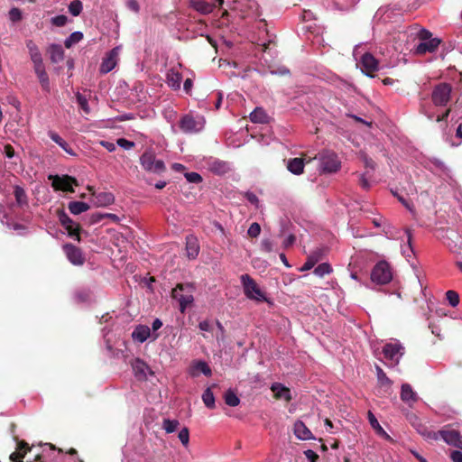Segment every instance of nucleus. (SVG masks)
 Here are the masks:
<instances>
[{"label":"nucleus","mask_w":462,"mask_h":462,"mask_svg":"<svg viewBox=\"0 0 462 462\" xmlns=\"http://www.w3.org/2000/svg\"><path fill=\"white\" fill-rule=\"evenodd\" d=\"M186 251L190 259H195L199 255V245L196 236L190 235L186 237Z\"/></svg>","instance_id":"23"},{"label":"nucleus","mask_w":462,"mask_h":462,"mask_svg":"<svg viewBox=\"0 0 462 462\" xmlns=\"http://www.w3.org/2000/svg\"><path fill=\"white\" fill-rule=\"evenodd\" d=\"M118 146L125 150H130L134 147V143L125 138H119L116 141Z\"/></svg>","instance_id":"55"},{"label":"nucleus","mask_w":462,"mask_h":462,"mask_svg":"<svg viewBox=\"0 0 462 462\" xmlns=\"http://www.w3.org/2000/svg\"><path fill=\"white\" fill-rule=\"evenodd\" d=\"M450 457L453 462H462V452L459 450L452 451Z\"/></svg>","instance_id":"61"},{"label":"nucleus","mask_w":462,"mask_h":462,"mask_svg":"<svg viewBox=\"0 0 462 462\" xmlns=\"http://www.w3.org/2000/svg\"><path fill=\"white\" fill-rule=\"evenodd\" d=\"M261 233V226L258 223L254 222L251 224L247 230V234L251 237H257Z\"/></svg>","instance_id":"50"},{"label":"nucleus","mask_w":462,"mask_h":462,"mask_svg":"<svg viewBox=\"0 0 462 462\" xmlns=\"http://www.w3.org/2000/svg\"><path fill=\"white\" fill-rule=\"evenodd\" d=\"M224 399L226 403L231 407H236L240 403V399L236 394V393L231 389L227 390L225 393Z\"/></svg>","instance_id":"38"},{"label":"nucleus","mask_w":462,"mask_h":462,"mask_svg":"<svg viewBox=\"0 0 462 462\" xmlns=\"http://www.w3.org/2000/svg\"><path fill=\"white\" fill-rule=\"evenodd\" d=\"M273 242L270 239H263L261 242V248L263 251L266 253H271L273 251Z\"/></svg>","instance_id":"57"},{"label":"nucleus","mask_w":462,"mask_h":462,"mask_svg":"<svg viewBox=\"0 0 462 462\" xmlns=\"http://www.w3.org/2000/svg\"><path fill=\"white\" fill-rule=\"evenodd\" d=\"M441 41L439 38H433L432 40L429 41H422L419 44H417L414 48V54L416 55H423L426 53H433L435 52Z\"/></svg>","instance_id":"15"},{"label":"nucleus","mask_w":462,"mask_h":462,"mask_svg":"<svg viewBox=\"0 0 462 462\" xmlns=\"http://www.w3.org/2000/svg\"><path fill=\"white\" fill-rule=\"evenodd\" d=\"M324 250L321 248H318L310 253V254L308 256L307 261L304 263V264L300 267L301 272L309 271L312 269L315 264L319 262L323 257Z\"/></svg>","instance_id":"21"},{"label":"nucleus","mask_w":462,"mask_h":462,"mask_svg":"<svg viewBox=\"0 0 462 462\" xmlns=\"http://www.w3.org/2000/svg\"><path fill=\"white\" fill-rule=\"evenodd\" d=\"M162 327V322L160 319H155L152 323V329L155 333L158 329Z\"/></svg>","instance_id":"62"},{"label":"nucleus","mask_w":462,"mask_h":462,"mask_svg":"<svg viewBox=\"0 0 462 462\" xmlns=\"http://www.w3.org/2000/svg\"><path fill=\"white\" fill-rule=\"evenodd\" d=\"M140 164L144 171L154 174H161L166 170L163 161L157 159L152 149L146 150L140 156Z\"/></svg>","instance_id":"4"},{"label":"nucleus","mask_w":462,"mask_h":462,"mask_svg":"<svg viewBox=\"0 0 462 462\" xmlns=\"http://www.w3.org/2000/svg\"><path fill=\"white\" fill-rule=\"evenodd\" d=\"M250 120L253 123L264 124L268 121V116L263 108L256 107L250 113Z\"/></svg>","instance_id":"33"},{"label":"nucleus","mask_w":462,"mask_h":462,"mask_svg":"<svg viewBox=\"0 0 462 462\" xmlns=\"http://www.w3.org/2000/svg\"><path fill=\"white\" fill-rule=\"evenodd\" d=\"M179 439L180 440V442L183 444V446L187 447L188 444H189V430L187 428H183L180 432H179Z\"/></svg>","instance_id":"52"},{"label":"nucleus","mask_w":462,"mask_h":462,"mask_svg":"<svg viewBox=\"0 0 462 462\" xmlns=\"http://www.w3.org/2000/svg\"><path fill=\"white\" fill-rule=\"evenodd\" d=\"M76 97H77V101H78L79 106L81 107V109L86 114H89L90 108L88 106V103L87 98L83 95H81L80 93H78Z\"/></svg>","instance_id":"48"},{"label":"nucleus","mask_w":462,"mask_h":462,"mask_svg":"<svg viewBox=\"0 0 462 462\" xmlns=\"http://www.w3.org/2000/svg\"><path fill=\"white\" fill-rule=\"evenodd\" d=\"M32 448L28 447L25 441H20L17 446V450L10 455V459L14 462H20L21 458L24 457L27 451Z\"/></svg>","instance_id":"31"},{"label":"nucleus","mask_w":462,"mask_h":462,"mask_svg":"<svg viewBox=\"0 0 462 462\" xmlns=\"http://www.w3.org/2000/svg\"><path fill=\"white\" fill-rule=\"evenodd\" d=\"M159 335L157 333H151V329L148 326L139 325L137 326L132 333V337L134 340L143 343L148 338H152V340H156Z\"/></svg>","instance_id":"16"},{"label":"nucleus","mask_w":462,"mask_h":462,"mask_svg":"<svg viewBox=\"0 0 462 462\" xmlns=\"http://www.w3.org/2000/svg\"><path fill=\"white\" fill-rule=\"evenodd\" d=\"M63 251L68 260L74 265H82L84 263V256L81 250L71 245L66 244L63 245Z\"/></svg>","instance_id":"14"},{"label":"nucleus","mask_w":462,"mask_h":462,"mask_svg":"<svg viewBox=\"0 0 462 462\" xmlns=\"http://www.w3.org/2000/svg\"><path fill=\"white\" fill-rule=\"evenodd\" d=\"M59 219L70 237L79 241V226L64 211H59Z\"/></svg>","instance_id":"12"},{"label":"nucleus","mask_w":462,"mask_h":462,"mask_svg":"<svg viewBox=\"0 0 462 462\" xmlns=\"http://www.w3.org/2000/svg\"><path fill=\"white\" fill-rule=\"evenodd\" d=\"M68 208L73 215H79L88 211L90 207L88 203L82 201H71L68 205Z\"/></svg>","instance_id":"34"},{"label":"nucleus","mask_w":462,"mask_h":462,"mask_svg":"<svg viewBox=\"0 0 462 462\" xmlns=\"http://www.w3.org/2000/svg\"><path fill=\"white\" fill-rule=\"evenodd\" d=\"M50 59L53 63H59L64 59V51L59 44H51L49 48Z\"/></svg>","instance_id":"32"},{"label":"nucleus","mask_w":462,"mask_h":462,"mask_svg":"<svg viewBox=\"0 0 462 462\" xmlns=\"http://www.w3.org/2000/svg\"><path fill=\"white\" fill-rule=\"evenodd\" d=\"M316 159L319 162V170L324 173H333L340 169L341 162L337 155L331 151H323Z\"/></svg>","instance_id":"6"},{"label":"nucleus","mask_w":462,"mask_h":462,"mask_svg":"<svg viewBox=\"0 0 462 462\" xmlns=\"http://www.w3.org/2000/svg\"><path fill=\"white\" fill-rule=\"evenodd\" d=\"M377 380L382 385H391V380L387 377L383 370L379 366H375Z\"/></svg>","instance_id":"45"},{"label":"nucleus","mask_w":462,"mask_h":462,"mask_svg":"<svg viewBox=\"0 0 462 462\" xmlns=\"http://www.w3.org/2000/svg\"><path fill=\"white\" fill-rule=\"evenodd\" d=\"M51 23L55 26L61 27L64 26L68 22V17L66 15L60 14L51 18Z\"/></svg>","instance_id":"49"},{"label":"nucleus","mask_w":462,"mask_h":462,"mask_svg":"<svg viewBox=\"0 0 462 462\" xmlns=\"http://www.w3.org/2000/svg\"><path fill=\"white\" fill-rule=\"evenodd\" d=\"M120 50L119 46L113 48L103 59L100 65V71L102 73H108L116 67Z\"/></svg>","instance_id":"13"},{"label":"nucleus","mask_w":462,"mask_h":462,"mask_svg":"<svg viewBox=\"0 0 462 462\" xmlns=\"http://www.w3.org/2000/svg\"><path fill=\"white\" fill-rule=\"evenodd\" d=\"M406 234H407V245H405L402 249V254L407 258H411V255L413 254V249L411 247V231L409 229H406Z\"/></svg>","instance_id":"42"},{"label":"nucleus","mask_w":462,"mask_h":462,"mask_svg":"<svg viewBox=\"0 0 462 462\" xmlns=\"http://www.w3.org/2000/svg\"><path fill=\"white\" fill-rule=\"evenodd\" d=\"M393 279V273L389 263L385 261L378 262L372 270L371 280L376 284H387Z\"/></svg>","instance_id":"7"},{"label":"nucleus","mask_w":462,"mask_h":462,"mask_svg":"<svg viewBox=\"0 0 462 462\" xmlns=\"http://www.w3.org/2000/svg\"><path fill=\"white\" fill-rule=\"evenodd\" d=\"M368 420H369V423H370L371 427L376 431V433L379 436H381V437H383V438H384L386 439H390V436L382 428V426L378 422L376 417L373 414L372 411L368 412Z\"/></svg>","instance_id":"35"},{"label":"nucleus","mask_w":462,"mask_h":462,"mask_svg":"<svg viewBox=\"0 0 462 462\" xmlns=\"http://www.w3.org/2000/svg\"><path fill=\"white\" fill-rule=\"evenodd\" d=\"M209 169L211 171L217 174H224L229 171V165L227 162L215 160L210 163Z\"/></svg>","instance_id":"36"},{"label":"nucleus","mask_w":462,"mask_h":462,"mask_svg":"<svg viewBox=\"0 0 462 462\" xmlns=\"http://www.w3.org/2000/svg\"><path fill=\"white\" fill-rule=\"evenodd\" d=\"M452 87L450 84L442 82L433 88L431 100L437 106H446L450 100Z\"/></svg>","instance_id":"9"},{"label":"nucleus","mask_w":462,"mask_h":462,"mask_svg":"<svg viewBox=\"0 0 462 462\" xmlns=\"http://www.w3.org/2000/svg\"><path fill=\"white\" fill-rule=\"evenodd\" d=\"M14 195L18 206L23 207L28 204L27 195L23 188L15 186Z\"/></svg>","instance_id":"37"},{"label":"nucleus","mask_w":462,"mask_h":462,"mask_svg":"<svg viewBox=\"0 0 462 462\" xmlns=\"http://www.w3.org/2000/svg\"><path fill=\"white\" fill-rule=\"evenodd\" d=\"M199 373H202L206 376H210L212 372L208 365L204 361H196L190 367V374L192 376H198Z\"/></svg>","instance_id":"28"},{"label":"nucleus","mask_w":462,"mask_h":462,"mask_svg":"<svg viewBox=\"0 0 462 462\" xmlns=\"http://www.w3.org/2000/svg\"><path fill=\"white\" fill-rule=\"evenodd\" d=\"M202 401L208 408H209V409L215 408V397H214L213 392L211 391L210 387L207 388L204 391V393L202 394Z\"/></svg>","instance_id":"39"},{"label":"nucleus","mask_w":462,"mask_h":462,"mask_svg":"<svg viewBox=\"0 0 462 462\" xmlns=\"http://www.w3.org/2000/svg\"><path fill=\"white\" fill-rule=\"evenodd\" d=\"M199 328L202 331H210L212 328V326L209 321L203 320V321L199 322Z\"/></svg>","instance_id":"60"},{"label":"nucleus","mask_w":462,"mask_h":462,"mask_svg":"<svg viewBox=\"0 0 462 462\" xmlns=\"http://www.w3.org/2000/svg\"><path fill=\"white\" fill-rule=\"evenodd\" d=\"M412 425L416 429L418 433L421 435L424 439L428 440L439 439V432L430 430L426 425L419 421L417 418H415V420L412 422Z\"/></svg>","instance_id":"20"},{"label":"nucleus","mask_w":462,"mask_h":462,"mask_svg":"<svg viewBox=\"0 0 462 462\" xmlns=\"http://www.w3.org/2000/svg\"><path fill=\"white\" fill-rule=\"evenodd\" d=\"M100 144L110 152L116 150V144L112 142L101 141Z\"/></svg>","instance_id":"59"},{"label":"nucleus","mask_w":462,"mask_h":462,"mask_svg":"<svg viewBox=\"0 0 462 462\" xmlns=\"http://www.w3.org/2000/svg\"><path fill=\"white\" fill-rule=\"evenodd\" d=\"M294 242H295V236L293 235H290L283 241V246L289 247V246L292 245L294 244Z\"/></svg>","instance_id":"63"},{"label":"nucleus","mask_w":462,"mask_h":462,"mask_svg":"<svg viewBox=\"0 0 462 462\" xmlns=\"http://www.w3.org/2000/svg\"><path fill=\"white\" fill-rule=\"evenodd\" d=\"M125 5L129 10L136 14L140 11V5L136 0H127Z\"/></svg>","instance_id":"56"},{"label":"nucleus","mask_w":462,"mask_h":462,"mask_svg":"<svg viewBox=\"0 0 462 462\" xmlns=\"http://www.w3.org/2000/svg\"><path fill=\"white\" fill-rule=\"evenodd\" d=\"M132 368L134 376L138 380H146L148 373H151L150 367L143 360L136 358L132 363Z\"/></svg>","instance_id":"18"},{"label":"nucleus","mask_w":462,"mask_h":462,"mask_svg":"<svg viewBox=\"0 0 462 462\" xmlns=\"http://www.w3.org/2000/svg\"><path fill=\"white\" fill-rule=\"evenodd\" d=\"M49 137L56 143L61 149H63L68 154L76 156V152L69 147L67 142H65L57 133L49 131Z\"/></svg>","instance_id":"30"},{"label":"nucleus","mask_w":462,"mask_h":462,"mask_svg":"<svg viewBox=\"0 0 462 462\" xmlns=\"http://www.w3.org/2000/svg\"><path fill=\"white\" fill-rule=\"evenodd\" d=\"M417 38L422 42V41H429V40H432V33L424 29V28H421L419 30V32H417Z\"/></svg>","instance_id":"51"},{"label":"nucleus","mask_w":462,"mask_h":462,"mask_svg":"<svg viewBox=\"0 0 462 462\" xmlns=\"http://www.w3.org/2000/svg\"><path fill=\"white\" fill-rule=\"evenodd\" d=\"M204 125L205 120L202 116L194 117L192 116L186 115L180 121V128L187 134H193L201 131Z\"/></svg>","instance_id":"10"},{"label":"nucleus","mask_w":462,"mask_h":462,"mask_svg":"<svg viewBox=\"0 0 462 462\" xmlns=\"http://www.w3.org/2000/svg\"><path fill=\"white\" fill-rule=\"evenodd\" d=\"M353 56L356 60L359 59L362 71L368 77H373L372 73L378 69L377 60L369 52L361 54L359 46H356L354 49Z\"/></svg>","instance_id":"8"},{"label":"nucleus","mask_w":462,"mask_h":462,"mask_svg":"<svg viewBox=\"0 0 462 462\" xmlns=\"http://www.w3.org/2000/svg\"><path fill=\"white\" fill-rule=\"evenodd\" d=\"M332 272V267L328 263L319 264L314 269V274L318 277H324L326 274H329Z\"/></svg>","instance_id":"40"},{"label":"nucleus","mask_w":462,"mask_h":462,"mask_svg":"<svg viewBox=\"0 0 462 462\" xmlns=\"http://www.w3.org/2000/svg\"><path fill=\"white\" fill-rule=\"evenodd\" d=\"M430 162L431 164L439 171H440L441 172L445 173V174H448V171H449V169L448 167L446 165V163L444 162H442L441 160L439 159H437V158H434L432 160H430Z\"/></svg>","instance_id":"46"},{"label":"nucleus","mask_w":462,"mask_h":462,"mask_svg":"<svg viewBox=\"0 0 462 462\" xmlns=\"http://www.w3.org/2000/svg\"><path fill=\"white\" fill-rule=\"evenodd\" d=\"M82 3L80 0H73L69 5V11L73 16H78L82 11Z\"/></svg>","instance_id":"44"},{"label":"nucleus","mask_w":462,"mask_h":462,"mask_svg":"<svg viewBox=\"0 0 462 462\" xmlns=\"http://www.w3.org/2000/svg\"><path fill=\"white\" fill-rule=\"evenodd\" d=\"M240 280L246 298L258 302L268 301L264 292L249 274L241 275Z\"/></svg>","instance_id":"3"},{"label":"nucleus","mask_w":462,"mask_h":462,"mask_svg":"<svg viewBox=\"0 0 462 462\" xmlns=\"http://www.w3.org/2000/svg\"><path fill=\"white\" fill-rule=\"evenodd\" d=\"M304 455L310 462H317L319 456L311 449L304 451Z\"/></svg>","instance_id":"58"},{"label":"nucleus","mask_w":462,"mask_h":462,"mask_svg":"<svg viewBox=\"0 0 462 462\" xmlns=\"http://www.w3.org/2000/svg\"><path fill=\"white\" fill-rule=\"evenodd\" d=\"M246 199H247V200L250 203H252L254 205H257L258 202H259V199H258L257 196L255 194H254V193H247L246 194Z\"/></svg>","instance_id":"64"},{"label":"nucleus","mask_w":462,"mask_h":462,"mask_svg":"<svg viewBox=\"0 0 462 462\" xmlns=\"http://www.w3.org/2000/svg\"><path fill=\"white\" fill-rule=\"evenodd\" d=\"M293 430H294L295 436L299 439L310 440V439H314L311 431L307 428V426L301 420H297L294 423Z\"/></svg>","instance_id":"22"},{"label":"nucleus","mask_w":462,"mask_h":462,"mask_svg":"<svg viewBox=\"0 0 462 462\" xmlns=\"http://www.w3.org/2000/svg\"><path fill=\"white\" fill-rule=\"evenodd\" d=\"M185 178L190 183H199L202 181V177L197 172H188L185 174Z\"/></svg>","instance_id":"54"},{"label":"nucleus","mask_w":462,"mask_h":462,"mask_svg":"<svg viewBox=\"0 0 462 462\" xmlns=\"http://www.w3.org/2000/svg\"><path fill=\"white\" fill-rule=\"evenodd\" d=\"M195 287L191 283H180L171 291V296L179 302L180 311L184 313L194 301Z\"/></svg>","instance_id":"2"},{"label":"nucleus","mask_w":462,"mask_h":462,"mask_svg":"<svg viewBox=\"0 0 462 462\" xmlns=\"http://www.w3.org/2000/svg\"><path fill=\"white\" fill-rule=\"evenodd\" d=\"M446 297H447V300L448 301V303L452 306V307H456L458 305L459 303V295L454 291H448L446 292Z\"/></svg>","instance_id":"47"},{"label":"nucleus","mask_w":462,"mask_h":462,"mask_svg":"<svg viewBox=\"0 0 462 462\" xmlns=\"http://www.w3.org/2000/svg\"><path fill=\"white\" fill-rule=\"evenodd\" d=\"M179 424L177 420L165 419L162 422V428L167 433H172L178 429Z\"/></svg>","instance_id":"43"},{"label":"nucleus","mask_w":462,"mask_h":462,"mask_svg":"<svg viewBox=\"0 0 462 462\" xmlns=\"http://www.w3.org/2000/svg\"><path fill=\"white\" fill-rule=\"evenodd\" d=\"M383 354L389 366H396L404 355V346L399 342H390L383 346Z\"/></svg>","instance_id":"5"},{"label":"nucleus","mask_w":462,"mask_h":462,"mask_svg":"<svg viewBox=\"0 0 462 462\" xmlns=\"http://www.w3.org/2000/svg\"><path fill=\"white\" fill-rule=\"evenodd\" d=\"M25 45L28 50L31 61L33 65L34 73L36 74L42 89L49 92L50 79L45 69V65L43 63L40 49L32 40H26Z\"/></svg>","instance_id":"1"},{"label":"nucleus","mask_w":462,"mask_h":462,"mask_svg":"<svg viewBox=\"0 0 462 462\" xmlns=\"http://www.w3.org/2000/svg\"><path fill=\"white\" fill-rule=\"evenodd\" d=\"M49 180H52L51 186L55 190L74 192L73 185H78V180L69 175H49Z\"/></svg>","instance_id":"11"},{"label":"nucleus","mask_w":462,"mask_h":462,"mask_svg":"<svg viewBox=\"0 0 462 462\" xmlns=\"http://www.w3.org/2000/svg\"><path fill=\"white\" fill-rule=\"evenodd\" d=\"M82 38L83 33L81 32H74L65 40L64 44L67 48H70L73 44L80 42Z\"/></svg>","instance_id":"41"},{"label":"nucleus","mask_w":462,"mask_h":462,"mask_svg":"<svg viewBox=\"0 0 462 462\" xmlns=\"http://www.w3.org/2000/svg\"><path fill=\"white\" fill-rule=\"evenodd\" d=\"M401 399L404 402H407L411 405V403H414L417 402L418 395L412 390L411 386L409 383H403L402 385Z\"/></svg>","instance_id":"26"},{"label":"nucleus","mask_w":462,"mask_h":462,"mask_svg":"<svg viewBox=\"0 0 462 462\" xmlns=\"http://www.w3.org/2000/svg\"><path fill=\"white\" fill-rule=\"evenodd\" d=\"M441 438L447 444L456 448H462V439L457 430H447L439 431V439Z\"/></svg>","instance_id":"17"},{"label":"nucleus","mask_w":462,"mask_h":462,"mask_svg":"<svg viewBox=\"0 0 462 462\" xmlns=\"http://www.w3.org/2000/svg\"><path fill=\"white\" fill-rule=\"evenodd\" d=\"M287 170L294 175H300L304 171V161L301 158H292L287 162Z\"/></svg>","instance_id":"29"},{"label":"nucleus","mask_w":462,"mask_h":462,"mask_svg":"<svg viewBox=\"0 0 462 462\" xmlns=\"http://www.w3.org/2000/svg\"><path fill=\"white\" fill-rule=\"evenodd\" d=\"M272 392L277 399H283L287 402L291 400V394L289 388L284 386L282 383H274L271 386Z\"/></svg>","instance_id":"25"},{"label":"nucleus","mask_w":462,"mask_h":462,"mask_svg":"<svg viewBox=\"0 0 462 462\" xmlns=\"http://www.w3.org/2000/svg\"><path fill=\"white\" fill-rule=\"evenodd\" d=\"M190 6L201 14H211L216 8L215 4H210L205 0H192Z\"/></svg>","instance_id":"24"},{"label":"nucleus","mask_w":462,"mask_h":462,"mask_svg":"<svg viewBox=\"0 0 462 462\" xmlns=\"http://www.w3.org/2000/svg\"><path fill=\"white\" fill-rule=\"evenodd\" d=\"M9 18L12 22H19L22 19V12L19 8L14 7L9 11Z\"/></svg>","instance_id":"53"},{"label":"nucleus","mask_w":462,"mask_h":462,"mask_svg":"<svg viewBox=\"0 0 462 462\" xmlns=\"http://www.w3.org/2000/svg\"><path fill=\"white\" fill-rule=\"evenodd\" d=\"M115 202V196L111 192H100L95 195V205L97 207H108Z\"/></svg>","instance_id":"27"},{"label":"nucleus","mask_w":462,"mask_h":462,"mask_svg":"<svg viewBox=\"0 0 462 462\" xmlns=\"http://www.w3.org/2000/svg\"><path fill=\"white\" fill-rule=\"evenodd\" d=\"M182 80L181 73L176 69L171 68L166 74V82L173 90H179Z\"/></svg>","instance_id":"19"}]
</instances>
